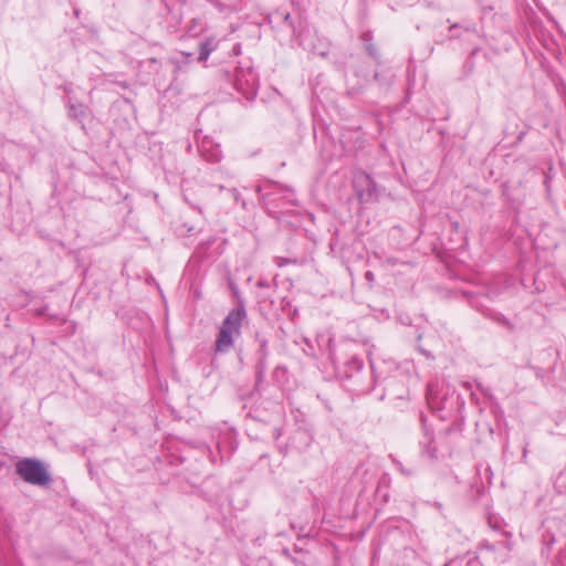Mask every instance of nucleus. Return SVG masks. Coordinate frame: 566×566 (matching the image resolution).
<instances>
[{"label":"nucleus","instance_id":"25","mask_svg":"<svg viewBox=\"0 0 566 566\" xmlns=\"http://www.w3.org/2000/svg\"><path fill=\"white\" fill-rule=\"evenodd\" d=\"M118 85H120L122 87L126 88L128 87L127 83L126 82H119Z\"/></svg>","mask_w":566,"mask_h":566},{"label":"nucleus","instance_id":"10","mask_svg":"<svg viewBox=\"0 0 566 566\" xmlns=\"http://www.w3.org/2000/svg\"><path fill=\"white\" fill-rule=\"evenodd\" d=\"M218 48V41L214 38H208L199 46V62H206L210 54Z\"/></svg>","mask_w":566,"mask_h":566},{"label":"nucleus","instance_id":"7","mask_svg":"<svg viewBox=\"0 0 566 566\" xmlns=\"http://www.w3.org/2000/svg\"><path fill=\"white\" fill-rule=\"evenodd\" d=\"M509 552L510 549L505 541L496 544L483 542L479 547V557L486 563L499 564L509 558Z\"/></svg>","mask_w":566,"mask_h":566},{"label":"nucleus","instance_id":"9","mask_svg":"<svg viewBox=\"0 0 566 566\" xmlns=\"http://www.w3.org/2000/svg\"><path fill=\"white\" fill-rule=\"evenodd\" d=\"M88 107L80 102H67V114L72 119L77 120L84 128L83 118L87 115Z\"/></svg>","mask_w":566,"mask_h":566},{"label":"nucleus","instance_id":"13","mask_svg":"<svg viewBox=\"0 0 566 566\" xmlns=\"http://www.w3.org/2000/svg\"><path fill=\"white\" fill-rule=\"evenodd\" d=\"M390 459H391V462H392V464L395 465V468H396V469H397V470H398L402 475H405V476H412V475L416 473L415 469L406 468V467L403 465V463H402L400 460H398L397 458H395V457L390 455Z\"/></svg>","mask_w":566,"mask_h":566},{"label":"nucleus","instance_id":"2","mask_svg":"<svg viewBox=\"0 0 566 566\" xmlns=\"http://www.w3.org/2000/svg\"><path fill=\"white\" fill-rule=\"evenodd\" d=\"M17 474L27 483L45 486L52 481V478L40 460L24 458L15 465Z\"/></svg>","mask_w":566,"mask_h":566},{"label":"nucleus","instance_id":"8","mask_svg":"<svg viewBox=\"0 0 566 566\" xmlns=\"http://www.w3.org/2000/svg\"><path fill=\"white\" fill-rule=\"evenodd\" d=\"M200 156L208 163H219L222 159V150L219 144L209 136L198 140Z\"/></svg>","mask_w":566,"mask_h":566},{"label":"nucleus","instance_id":"19","mask_svg":"<svg viewBox=\"0 0 566 566\" xmlns=\"http://www.w3.org/2000/svg\"><path fill=\"white\" fill-rule=\"evenodd\" d=\"M460 28L461 27L459 24L451 25L450 31H451L453 38H459L460 36V34L457 33V30L460 29Z\"/></svg>","mask_w":566,"mask_h":566},{"label":"nucleus","instance_id":"5","mask_svg":"<svg viewBox=\"0 0 566 566\" xmlns=\"http://www.w3.org/2000/svg\"><path fill=\"white\" fill-rule=\"evenodd\" d=\"M421 437L419 439V453L422 459L434 461L438 459V447L433 430L427 423V417L420 415Z\"/></svg>","mask_w":566,"mask_h":566},{"label":"nucleus","instance_id":"12","mask_svg":"<svg viewBox=\"0 0 566 566\" xmlns=\"http://www.w3.org/2000/svg\"><path fill=\"white\" fill-rule=\"evenodd\" d=\"M266 359L268 356L259 355V360L256 364V385L263 380V376L266 369Z\"/></svg>","mask_w":566,"mask_h":566},{"label":"nucleus","instance_id":"6","mask_svg":"<svg viewBox=\"0 0 566 566\" xmlns=\"http://www.w3.org/2000/svg\"><path fill=\"white\" fill-rule=\"evenodd\" d=\"M353 187L360 202H368L379 196L377 184L371 176L365 171L355 174Z\"/></svg>","mask_w":566,"mask_h":566},{"label":"nucleus","instance_id":"16","mask_svg":"<svg viewBox=\"0 0 566 566\" xmlns=\"http://www.w3.org/2000/svg\"><path fill=\"white\" fill-rule=\"evenodd\" d=\"M274 263L279 266V268H283L287 264H295L296 263V260H291V259H285V258H282V256H275L274 258Z\"/></svg>","mask_w":566,"mask_h":566},{"label":"nucleus","instance_id":"1","mask_svg":"<svg viewBox=\"0 0 566 566\" xmlns=\"http://www.w3.org/2000/svg\"><path fill=\"white\" fill-rule=\"evenodd\" d=\"M247 317L244 304L240 302L238 306L232 308L222 321L219 333L216 338L214 353L224 354L230 352L234 345V340L241 334L242 322Z\"/></svg>","mask_w":566,"mask_h":566},{"label":"nucleus","instance_id":"3","mask_svg":"<svg viewBox=\"0 0 566 566\" xmlns=\"http://www.w3.org/2000/svg\"><path fill=\"white\" fill-rule=\"evenodd\" d=\"M327 357L338 374L344 378H352L363 368V360L356 355H352L346 361L340 363V359L335 352L332 337L327 338Z\"/></svg>","mask_w":566,"mask_h":566},{"label":"nucleus","instance_id":"28","mask_svg":"<svg viewBox=\"0 0 566 566\" xmlns=\"http://www.w3.org/2000/svg\"><path fill=\"white\" fill-rule=\"evenodd\" d=\"M527 455L526 449H524L523 457L525 458Z\"/></svg>","mask_w":566,"mask_h":566},{"label":"nucleus","instance_id":"18","mask_svg":"<svg viewBox=\"0 0 566 566\" xmlns=\"http://www.w3.org/2000/svg\"><path fill=\"white\" fill-rule=\"evenodd\" d=\"M365 279L369 283V286H371L374 281H375V275H374V273L371 271H367L365 273Z\"/></svg>","mask_w":566,"mask_h":566},{"label":"nucleus","instance_id":"26","mask_svg":"<svg viewBox=\"0 0 566 566\" xmlns=\"http://www.w3.org/2000/svg\"><path fill=\"white\" fill-rule=\"evenodd\" d=\"M258 285L259 286H265L266 284L263 281H259Z\"/></svg>","mask_w":566,"mask_h":566},{"label":"nucleus","instance_id":"4","mask_svg":"<svg viewBox=\"0 0 566 566\" xmlns=\"http://www.w3.org/2000/svg\"><path fill=\"white\" fill-rule=\"evenodd\" d=\"M259 86V77L252 67L239 66L234 73V87L245 98L255 97Z\"/></svg>","mask_w":566,"mask_h":566},{"label":"nucleus","instance_id":"15","mask_svg":"<svg viewBox=\"0 0 566 566\" xmlns=\"http://www.w3.org/2000/svg\"><path fill=\"white\" fill-rule=\"evenodd\" d=\"M370 39H371L370 33L366 32V33L363 34V40L366 43V50H367L368 54L376 59L377 57V50L374 46V44L369 43Z\"/></svg>","mask_w":566,"mask_h":566},{"label":"nucleus","instance_id":"22","mask_svg":"<svg viewBox=\"0 0 566 566\" xmlns=\"http://www.w3.org/2000/svg\"><path fill=\"white\" fill-rule=\"evenodd\" d=\"M443 566H460V562H458V560H451V562H449V563L444 564Z\"/></svg>","mask_w":566,"mask_h":566},{"label":"nucleus","instance_id":"14","mask_svg":"<svg viewBox=\"0 0 566 566\" xmlns=\"http://www.w3.org/2000/svg\"><path fill=\"white\" fill-rule=\"evenodd\" d=\"M255 339L256 342L259 343V355H262V356H268L269 355V352H268V339L265 337H263L262 335H260L259 333L255 334Z\"/></svg>","mask_w":566,"mask_h":566},{"label":"nucleus","instance_id":"17","mask_svg":"<svg viewBox=\"0 0 566 566\" xmlns=\"http://www.w3.org/2000/svg\"><path fill=\"white\" fill-rule=\"evenodd\" d=\"M229 193L231 195V197L233 198L234 202L239 203L241 202L242 207L245 206V202L244 201H241L240 199V193L239 191L235 189V188H232L229 190Z\"/></svg>","mask_w":566,"mask_h":566},{"label":"nucleus","instance_id":"20","mask_svg":"<svg viewBox=\"0 0 566 566\" xmlns=\"http://www.w3.org/2000/svg\"><path fill=\"white\" fill-rule=\"evenodd\" d=\"M283 19H284V21H285V22H289V23H290L291 28L293 29V32H295V28H294V25L290 22L291 14H290V13H285V14L283 15Z\"/></svg>","mask_w":566,"mask_h":566},{"label":"nucleus","instance_id":"21","mask_svg":"<svg viewBox=\"0 0 566 566\" xmlns=\"http://www.w3.org/2000/svg\"><path fill=\"white\" fill-rule=\"evenodd\" d=\"M293 563L296 564V566H305V562L296 557L293 558Z\"/></svg>","mask_w":566,"mask_h":566},{"label":"nucleus","instance_id":"11","mask_svg":"<svg viewBox=\"0 0 566 566\" xmlns=\"http://www.w3.org/2000/svg\"><path fill=\"white\" fill-rule=\"evenodd\" d=\"M428 402H429V406L436 410H446L447 409V406H446V400H442V401H439L438 400V397L436 396V394L433 392V385L430 384L428 386Z\"/></svg>","mask_w":566,"mask_h":566},{"label":"nucleus","instance_id":"27","mask_svg":"<svg viewBox=\"0 0 566 566\" xmlns=\"http://www.w3.org/2000/svg\"><path fill=\"white\" fill-rule=\"evenodd\" d=\"M279 370H284L283 367H276L275 371H279Z\"/></svg>","mask_w":566,"mask_h":566},{"label":"nucleus","instance_id":"24","mask_svg":"<svg viewBox=\"0 0 566 566\" xmlns=\"http://www.w3.org/2000/svg\"><path fill=\"white\" fill-rule=\"evenodd\" d=\"M464 32L465 33H476V30H475V28H465Z\"/></svg>","mask_w":566,"mask_h":566},{"label":"nucleus","instance_id":"23","mask_svg":"<svg viewBox=\"0 0 566 566\" xmlns=\"http://www.w3.org/2000/svg\"><path fill=\"white\" fill-rule=\"evenodd\" d=\"M214 6H216V8H217L220 12H222V11H223V9H224V8H223V6H222L220 2H218V1H216V2H214Z\"/></svg>","mask_w":566,"mask_h":566}]
</instances>
